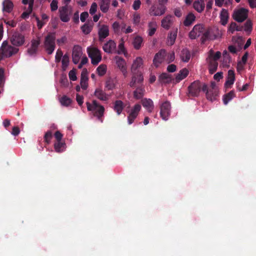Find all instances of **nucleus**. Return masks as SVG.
I'll use <instances>...</instances> for the list:
<instances>
[{"label": "nucleus", "mask_w": 256, "mask_h": 256, "mask_svg": "<svg viewBox=\"0 0 256 256\" xmlns=\"http://www.w3.org/2000/svg\"><path fill=\"white\" fill-rule=\"evenodd\" d=\"M172 80L171 76L166 73H162L159 76V80L162 83L169 84Z\"/></svg>", "instance_id": "473e14b6"}, {"label": "nucleus", "mask_w": 256, "mask_h": 256, "mask_svg": "<svg viewBox=\"0 0 256 256\" xmlns=\"http://www.w3.org/2000/svg\"><path fill=\"white\" fill-rule=\"evenodd\" d=\"M235 80V74L233 70H230L228 71V76L225 85L227 88H231Z\"/></svg>", "instance_id": "b1692460"}, {"label": "nucleus", "mask_w": 256, "mask_h": 256, "mask_svg": "<svg viewBox=\"0 0 256 256\" xmlns=\"http://www.w3.org/2000/svg\"><path fill=\"white\" fill-rule=\"evenodd\" d=\"M171 18L172 16L168 15L162 20V26L166 30H168L172 24V21Z\"/></svg>", "instance_id": "f704fd0d"}, {"label": "nucleus", "mask_w": 256, "mask_h": 256, "mask_svg": "<svg viewBox=\"0 0 256 256\" xmlns=\"http://www.w3.org/2000/svg\"><path fill=\"white\" fill-rule=\"evenodd\" d=\"M58 2L57 0H53L52 2L50 4V8H51L52 11H55L58 9Z\"/></svg>", "instance_id": "680f3d73"}, {"label": "nucleus", "mask_w": 256, "mask_h": 256, "mask_svg": "<svg viewBox=\"0 0 256 256\" xmlns=\"http://www.w3.org/2000/svg\"><path fill=\"white\" fill-rule=\"evenodd\" d=\"M56 36L54 33L50 32L45 38L44 46L48 54H51L56 48Z\"/></svg>", "instance_id": "39448f33"}, {"label": "nucleus", "mask_w": 256, "mask_h": 256, "mask_svg": "<svg viewBox=\"0 0 256 256\" xmlns=\"http://www.w3.org/2000/svg\"><path fill=\"white\" fill-rule=\"evenodd\" d=\"M222 32L218 28H208L202 35V43L204 44L207 40H213L221 38Z\"/></svg>", "instance_id": "7ed1b4c3"}, {"label": "nucleus", "mask_w": 256, "mask_h": 256, "mask_svg": "<svg viewBox=\"0 0 256 256\" xmlns=\"http://www.w3.org/2000/svg\"><path fill=\"white\" fill-rule=\"evenodd\" d=\"M229 18L228 13L226 9H222L220 14V23L222 26H226Z\"/></svg>", "instance_id": "c85d7f7f"}, {"label": "nucleus", "mask_w": 256, "mask_h": 256, "mask_svg": "<svg viewBox=\"0 0 256 256\" xmlns=\"http://www.w3.org/2000/svg\"><path fill=\"white\" fill-rule=\"evenodd\" d=\"M142 104L148 112H151L153 110L154 108V102L150 98H144L142 99Z\"/></svg>", "instance_id": "6ab92c4d"}, {"label": "nucleus", "mask_w": 256, "mask_h": 256, "mask_svg": "<svg viewBox=\"0 0 256 256\" xmlns=\"http://www.w3.org/2000/svg\"><path fill=\"white\" fill-rule=\"evenodd\" d=\"M178 28L172 29L168 34L167 38V44L168 46H172L176 41L177 37Z\"/></svg>", "instance_id": "a211bd4d"}, {"label": "nucleus", "mask_w": 256, "mask_h": 256, "mask_svg": "<svg viewBox=\"0 0 256 256\" xmlns=\"http://www.w3.org/2000/svg\"><path fill=\"white\" fill-rule=\"evenodd\" d=\"M88 78L87 76V70H83L80 76V86L83 90H86L88 86Z\"/></svg>", "instance_id": "5701e85b"}, {"label": "nucleus", "mask_w": 256, "mask_h": 256, "mask_svg": "<svg viewBox=\"0 0 256 256\" xmlns=\"http://www.w3.org/2000/svg\"><path fill=\"white\" fill-rule=\"evenodd\" d=\"M244 30L246 32H250L252 29V22L250 20H248L244 24Z\"/></svg>", "instance_id": "8fccbe9b"}, {"label": "nucleus", "mask_w": 256, "mask_h": 256, "mask_svg": "<svg viewBox=\"0 0 256 256\" xmlns=\"http://www.w3.org/2000/svg\"><path fill=\"white\" fill-rule=\"evenodd\" d=\"M176 66L175 64H170L167 67V70L170 72H173L176 70Z\"/></svg>", "instance_id": "774afa93"}, {"label": "nucleus", "mask_w": 256, "mask_h": 256, "mask_svg": "<svg viewBox=\"0 0 256 256\" xmlns=\"http://www.w3.org/2000/svg\"><path fill=\"white\" fill-rule=\"evenodd\" d=\"M189 72L186 68H184L180 70L176 74L175 78L176 83L179 82L180 81L186 78Z\"/></svg>", "instance_id": "bb28decb"}, {"label": "nucleus", "mask_w": 256, "mask_h": 256, "mask_svg": "<svg viewBox=\"0 0 256 256\" xmlns=\"http://www.w3.org/2000/svg\"><path fill=\"white\" fill-rule=\"evenodd\" d=\"M81 29L84 34H88L90 32L92 28V26H88L87 24H85L82 26Z\"/></svg>", "instance_id": "603ef678"}, {"label": "nucleus", "mask_w": 256, "mask_h": 256, "mask_svg": "<svg viewBox=\"0 0 256 256\" xmlns=\"http://www.w3.org/2000/svg\"><path fill=\"white\" fill-rule=\"evenodd\" d=\"M202 91L206 92V98L212 102L216 100L218 94V90H208L206 84L204 85Z\"/></svg>", "instance_id": "4468645a"}, {"label": "nucleus", "mask_w": 256, "mask_h": 256, "mask_svg": "<svg viewBox=\"0 0 256 256\" xmlns=\"http://www.w3.org/2000/svg\"><path fill=\"white\" fill-rule=\"evenodd\" d=\"M236 96L234 90H231L223 96V102L224 104H227L228 102Z\"/></svg>", "instance_id": "58836bf2"}, {"label": "nucleus", "mask_w": 256, "mask_h": 256, "mask_svg": "<svg viewBox=\"0 0 256 256\" xmlns=\"http://www.w3.org/2000/svg\"><path fill=\"white\" fill-rule=\"evenodd\" d=\"M96 71L100 76H103L106 73V66L104 64H100L96 68Z\"/></svg>", "instance_id": "de8ad7c7"}, {"label": "nucleus", "mask_w": 256, "mask_h": 256, "mask_svg": "<svg viewBox=\"0 0 256 256\" xmlns=\"http://www.w3.org/2000/svg\"><path fill=\"white\" fill-rule=\"evenodd\" d=\"M63 52L60 49H58L56 51L55 56V61L56 62H60L61 58L63 57Z\"/></svg>", "instance_id": "6e6d98bb"}, {"label": "nucleus", "mask_w": 256, "mask_h": 256, "mask_svg": "<svg viewBox=\"0 0 256 256\" xmlns=\"http://www.w3.org/2000/svg\"><path fill=\"white\" fill-rule=\"evenodd\" d=\"M141 5V2L140 0H136L132 4V8L134 10H138Z\"/></svg>", "instance_id": "e2e57ef3"}, {"label": "nucleus", "mask_w": 256, "mask_h": 256, "mask_svg": "<svg viewBox=\"0 0 256 256\" xmlns=\"http://www.w3.org/2000/svg\"><path fill=\"white\" fill-rule=\"evenodd\" d=\"M88 111L91 112L94 116L101 122H103L102 116L104 112V108L100 105L96 100H93L92 103L86 102Z\"/></svg>", "instance_id": "f257e3e1"}, {"label": "nucleus", "mask_w": 256, "mask_h": 256, "mask_svg": "<svg viewBox=\"0 0 256 256\" xmlns=\"http://www.w3.org/2000/svg\"><path fill=\"white\" fill-rule=\"evenodd\" d=\"M132 74V80L129 84L131 88H134L136 86V84H138L140 86L142 84V83L144 80V78L142 74L139 72Z\"/></svg>", "instance_id": "ddd939ff"}, {"label": "nucleus", "mask_w": 256, "mask_h": 256, "mask_svg": "<svg viewBox=\"0 0 256 256\" xmlns=\"http://www.w3.org/2000/svg\"><path fill=\"white\" fill-rule=\"evenodd\" d=\"M87 52L88 56L90 58L91 60L92 58L100 55V51L96 48H87Z\"/></svg>", "instance_id": "c9c22d12"}, {"label": "nucleus", "mask_w": 256, "mask_h": 256, "mask_svg": "<svg viewBox=\"0 0 256 256\" xmlns=\"http://www.w3.org/2000/svg\"><path fill=\"white\" fill-rule=\"evenodd\" d=\"M32 44L30 47L28 49L27 52L30 56H34L36 54L38 47L40 44V40H32Z\"/></svg>", "instance_id": "f3484780"}, {"label": "nucleus", "mask_w": 256, "mask_h": 256, "mask_svg": "<svg viewBox=\"0 0 256 256\" xmlns=\"http://www.w3.org/2000/svg\"><path fill=\"white\" fill-rule=\"evenodd\" d=\"M69 56L68 54H65L62 58V69L64 71L66 70L69 64Z\"/></svg>", "instance_id": "a18cd8bd"}, {"label": "nucleus", "mask_w": 256, "mask_h": 256, "mask_svg": "<svg viewBox=\"0 0 256 256\" xmlns=\"http://www.w3.org/2000/svg\"><path fill=\"white\" fill-rule=\"evenodd\" d=\"M54 136L57 142H59L61 141L63 136L60 131L58 130L54 133Z\"/></svg>", "instance_id": "338daca9"}, {"label": "nucleus", "mask_w": 256, "mask_h": 256, "mask_svg": "<svg viewBox=\"0 0 256 256\" xmlns=\"http://www.w3.org/2000/svg\"><path fill=\"white\" fill-rule=\"evenodd\" d=\"M148 36H152L156 30V24L155 22H150L148 23Z\"/></svg>", "instance_id": "79ce46f5"}, {"label": "nucleus", "mask_w": 256, "mask_h": 256, "mask_svg": "<svg viewBox=\"0 0 256 256\" xmlns=\"http://www.w3.org/2000/svg\"><path fill=\"white\" fill-rule=\"evenodd\" d=\"M208 62V70L210 74H213L216 72L218 66V62L215 60H209Z\"/></svg>", "instance_id": "e433bc0d"}, {"label": "nucleus", "mask_w": 256, "mask_h": 256, "mask_svg": "<svg viewBox=\"0 0 256 256\" xmlns=\"http://www.w3.org/2000/svg\"><path fill=\"white\" fill-rule=\"evenodd\" d=\"M10 41L14 46H20L24 44V37L22 34L14 32L10 38Z\"/></svg>", "instance_id": "9d476101"}, {"label": "nucleus", "mask_w": 256, "mask_h": 256, "mask_svg": "<svg viewBox=\"0 0 256 256\" xmlns=\"http://www.w3.org/2000/svg\"><path fill=\"white\" fill-rule=\"evenodd\" d=\"M140 109H141L140 105L139 104H136L134 105V108L132 110L130 114L136 118Z\"/></svg>", "instance_id": "49530a36"}, {"label": "nucleus", "mask_w": 256, "mask_h": 256, "mask_svg": "<svg viewBox=\"0 0 256 256\" xmlns=\"http://www.w3.org/2000/svg\"><path fill=\"white\" fill-rule=\"evenodd\" d=\"M193 7L198 12H202L205 8L204 0H195L193 3Z\"/></svg>", "instance_id": "a878e982"}, {"label": "nucleus", "mask_w": 256, "mask_h": 256, "mask_svg": "<svg viewBox=\"0 0 256 256\" xmlns=\"http://www.w3.org/2000/svg\"><path fill=\"white\" fill-rule=\"evenodd\" d=\"M142 41V37L139 36H136L133 42V44L134 48L136 50H139L141 47Z\"/></svg>", "instance_id": "37998d69"}, {"label": "nucleus", "mask_w": 256, "mask_h": 256, "mask_svg": "<svg viewBox=\"0 0 256 256\" xmlns=\"http://www.w3.org/2000/svg\"><path fill=\"white\" fill-rule=\"evenodd\" d=\"M88 14L87 12H82L80 14V20L82 22H84L86 21V19L88 18Z\"/></svg>", "instance_id": "69168bd1"}, {"label": "nucleus", "mask_w": 256, "mask_h": 256, "mask_svg": "<svg viewBox=\"0 0 256 256\" xmlns=\"http://www.w3.org/2000/svg\"><path fill=\"white\" fill-rule=\"evenodd\" d=\"M195 16L192 12H190L186 16V18L184 21V24L186 26H189L195 21Z\"/></svg>", "instance_id": "7c9ffc66"}, {"label": "nucleus", "mask_w": 256, "mask_h": 256, "mask_svg": "<svg viewBox=\"0 0 256 256\" xmlns=\"http://www.w3.org/2000/svg\"><path fill=\"white\" fill-rule=\"evenodd\" d=\"M82 54V48L78 45H75L73 48L72 53V62L74 64H77L79 62Z\"/></svg>", "instance_id": "dca6fc26"}, {"label": "nucleus", "mask_w": 256, "mask_h": 256, "mask_svg": "<svg viewBox=\"0 0 256 256\" xmlns=\"http://www.w3.org/2000/svg\"><path fill=\"white\" fill-rule=\"evenodd\" d=\"M14 8V4L10 0H4L2 2V10L10 13Z\"/></svg>", "instance_id": "cd10ccee"}, {"label": "nucleus", "mask_w": 256, "mask_h": 256, "mask_svg": "<svg viewBox=\"0 0 256 256\" xmlns=\"http://www.w3.org/2000/svg\"><path fill=\"white\" fill-rule=\"evenodd\" d=\"M62 105L66 106H68L72 103V100L66 96H63L60 100Z\"/></svg>", "instance_id": "c03bdc74"}, {"label": "nucleus", "mask_w": 256, "mask_h": 256, "mask_svg": "<svg viewBox=\"0 0 256 256\" xmlns=\"http://www.w3.org/2000/svg\"><path fill=\"white\" fill-rule=\"evenodd\" d=\"M140 16L139 14H134V18H133L134 23L135 24H138L140 22Z\"/></svg>", "instance_id": "0e129e2a"}, {"label": "nucleus", "mask_w": 256, "mask_h": 256, "mask_svg": "<svg viewBox=\"0 0 256 256\" xmlns=\"http://www.w3.org/2000/svg\"><path fill=\"white\" fill-rule=\"evenodd\" d=\"M98 34L100 40L102 41L109 34L108 26L106 25H102L99 29Z\"/></svg>", "instance_id": "aec40b11"}, {"label": "nucleus", "mask_w": 256, "mask_h": 256, "mask_svg": "<svg viewBox=\"0 0 256 256\" xmlns=\"http://www.w3.org/2000/svg\"><path fill=\"white\" fill-rule=\"evenodd\" d=\"M170 104L168 101L162 103L160 106V115L162 120H166L170 114Z\"/></svg>", "instance_id": "6e6552de"}, {"label": "nucleus", "mask_w": 256, "mask_h": 256, "mask_svg": "<svg viewBox=\"0 0 256 256\" xmlns=\"http://www.w3.org/2000/svg\"><path fill=\"white\" fill-rule=\"evenodd\" d=\"M236 28L237 24L234 22H232L228 28V32L234 34V31L236 30Z\"/></svg>", "instance_id": "4d7b16f0"}, {"label": "nucleus", "mask_w": 256, "mask_h": 256, "mask_svg": "<svg viewBox=\"0 0 256 256\" xmlns=\"http://www.w3.org/2000/svg\"><path fill=\"white\" fill-rule=\"evenodd\" d=\"M166 52L164 49L160 50L156 53L153 60V64L156 67H158L166 58Z\"/></svg>", "instance_id": "f8f14e48"}, {"label": "nucleus", "mask_w": 256, "mask_h": 256, "mask_svg": "<svg viewBox=\"0 0 256 256\" xmlns=\"http://www.w3.org/2000/svg\"><path fill=\"white\" fill-rule=\"evenodd\" d=\"M94 96L98 100L106 101L108 99V95L102 89L98 88L95 90Z\"/></svg>", "instance_id": "4be33fe9"}, {"label": "nucleus", "mask_w": 256, "mask_h": 256, "mask_svg": "<svg viewBox=\"0 0 256 256\" xmlns=\"http://www.w3.org/2000/svg\"><path fill=\"white\" fill-rule=\"evenodd\" d=\"M124 108V102L120 100H117L114 102V109L118 115H120Z\"/></svg>", "instance_id": "72a5a7b5"}, {"label": "nucleus", "mask_w": 256, "mask_h": 256, "mask_svg": "<svg viewBox=\"0 0 256 256\" xmlns=\"http://www.w3.org/2000/svg\"><path fill=\"white\" fill-rule=\"evenodd\" d=\"M70 79L71 80L75 81L77 79V77L76 76V72L74 70H72L70 71L68 74Z\"/></svg>", "instance_id": "bf43d9fd"}, {"label": "nucleus", "mask_w": 256, "mask_h": 256, "mask_svg": "<svg viewBox=\"0 0 256 256\" xmlns=\"http://www.w3.org/2000/svg\"><path fill=\"white\" fill-rule=\"evenodd\" d=\"M204 27L202 24L195 25L192 30L189 33V37L190 39H196L204 32Z\"/></svg>", "instance_id": "1a4fd4ad"}, {"label": "nucleus", "mask_w": 256, "mask_h": 256, "mask_svg": "<svg viewBox=\"0 0 256 256\" xmlns=\"http://www.w3.org/2000/svg\"><path fill=\"white\" fill-rule=\"evenodd\" d=\"M144 92L145 89L144 85L141 84L138 86L134 92V97L137 100L140 99L144 96Z\"/></svg>", "instance_id": "393cba45"}, {"label": "nucleus", "mask_w": 256, "mask_h": 256, "mask_svg": "<svg viewBox=\"0 0 256 256\" xmlns=\"http://www.w3.org/2000/svg\"><path fill=\"white\" fill-rule=\"evenodd\" d=\"M19 49L14 48L8 44L6 40L3 42L0 48V60L6 58H10L16 54Z\"/></svg>", "instance_id": "f03ea898"}, {"label": "nucleus", "mask_w": 256, "mask_h": 256, "mask_svg": "<svg viewBox=\"0 0 256 256\" xmlns=\"http://www.w3.org/2000/svg\"><path fill=\"white\" fill-rule=\"evenodd\" d=\"M180 56L182 62H187L190 58L191 54L187 48H184L180 52Z\"/></svg>", "instance_id": "c756f323"}, {"label": "nucleus", "mask_w": 256, "mask_h": 256, "mask_svg": "<svg viewBox=\"0 0 256 256\" xmlns=\"http://www.w3.org/2000/svg\"><path fill=\"white\" fill-rule=\"evenodd\" d=\"M142 64V60L140 57H138L133 62L131 67L132 73L136 72L137 69Z\"/></svg>", "instance_id": "2f4dec72"}, {"label": "nucleus", "mask_w": 256, "mask_h": 256, "mask_svg": "<svg viewBox=\"0 0 256 256\" xmlns=\"http://www.w3.org/2000/svg\"><path fill=\"white\" fill-rule=\"evenodd\" d=\"M115 59L118 68L120 70L124 76L126 77L128 72L125 60L123 58L118 56H116Z\"/></svg>", "instance_id": "2eb2a0df"}, {"label": "nucleus", "mask_w": 256, "mask_h": 256, "mask_svg": "<svg viewBox=\"0 0 256 256\" xmlns=\"http://www.w3.org/2000/svg\"><path fill=\"white\" fill-rule=\"evenodd\" d=\"M222 55V54L220 52L218 51L216 52V54H214V52L212 50H210V52L209 54H208V60H215L217 62L218 60L220 59Z\"/></svg>", "instance_id": "ea45409f"}, {"label": "nucleus", "mask_w": 256, "mask_h": 256, "mask_svg": "<svg viewBox=\"0 0 256 256\" xmlns=\"http://www.w3.org/2000/svg\"><path fill=\"white\" fill-rule=\"evenodd\" d=\"M66 144L61 141L56 142L54 144L55 150L58 152H61L65 149Z\"/></svg>", "instance_id": "a19ab883"}, {"label": "nucleus", "mask_w": 256, "mask_h": 256, "mask_svg": "<svg viewBox=\"0 0 256 256\" xmlns=\"http://www.w3.org/2000/svg\"><path fill=\"white\" fill-rule=\"evenodd\" d=\"M118 54H124L125 56L126 54V51L124 48V42L122 41L118 46Z\"/></svg>", "instance_id": "864d4df0"}, {"label": "nucleus", "mask_w": 256, "mask_h": 256, "mask_svg": "<svg viewBox=\"0 0 256 256\" xmlns=\"http://www.w3.org/2000/svg\"><path fill=\"white\" fill-rule=\"evenodd\" d=\"M110 0H102L100 6V10L104 13L106 12L109 9Z\"/></svg>", "instance_id": "4c0bfd02"}, {"label": "nucleus", "mask_w": 256, "mask_h": 256, "mask_svg": "<svg viewBox=\"0 0 256 256\" xmlns=\"http://www.w3.org/2000/svg\"><path fill=\"white\" fill-rule=\"evenodd\" d=\"M248 10L241 8L235 10L232 14V18L238 22H242L248 17Z\"/></svg>", "instance_id": "423d86ee"}, {"label": "nucleus", "mask_w": 256, "mask_h": 256, "mask_svg": "<svg viewBox=\"0 0 256 256\" xmlns=\"http://www.w3.org/2000/svg\"><path fill=\"white\" fill-rule=\"evenodd\" d=\"M98 6L96 2H93L92 4L90 10V14L92 15L96 13L97 10Z\"/></svg>", "instance_id": "052dcab7"}, {"label": "nucleus", "mask_w": 256, "mask_h": 256, "mask_svg": "<svg viewBox=\"0 0 256 256\" xmlns=\"http://www.w3.org/2000/svg\"><path fill=\"white\" fill-rule=\"evenodd\" d=\"M166 10V7L164 4L154 5L150 10L151 16H160L164 14Z\"/></svg>", "instance_id": "9b49d317"}, {"label": "nucleus", "mask_w": 256, "mask_h": 256, "mask_svg": "<svg viewBox=\"0 0 256 256\" xmlns=\"http://www.w3.org/2000/svg\"><path fill=\"white\" fill-rule=\"evenodd\" d=\"M174 59L175 54L174 52H172L168 54L166 53V56L165 60L167 63L169 64L173 62L174 60Z\"/></svg>", "instance_id": "3c124183"}, {"label": "nucleus", "mask_w": 256, "mask_h": 256, "mask_svg": "<svg viewBox=\"0 0 256 256\" xmlns=\"http://www.w3.org/2000/svg\"><path fill=\"white\" fill-rule=\"evenodd\" d=\"M52 137V132L50 130L48 131L44 134V140L48 144Z\"/></svg>", "instance_id": "5fc2aeb1"}, {"label": "nucleus", "mask_w": 256, "mask_h": 256, "mask_svg": "<svg viewBox=\"0 0 256 256\" xmlns=\"http://www.w3.org/2000/svg\"><path fill=\"white\" fill-rule=\"evenodd\" d=\"M116 48V44L112 40H109L103 46L104 50L109 54L112 53Z\"/></svg>", "instance_id": "412c9836"}, {"label": "nucleus", "mask_w": 256, "mask_h": 256, "mask_svg": "<svg viewBox=\"0 0 256 256\" xmlns=\"http://www.w3.org/2000/svg\"><path fill=\"white\" fill-rule=\"evenodd\" d=\"M60 18L63 22H68L70 20L72 10L70 6L65 5L59 8Z\"/></svg>", "instance_id": "0eeeda50"}, {"label": "nucleus", "mask_w": 256, "mask_h": 256, "mask_svg": "<svg viewBox=\"0 0 256 256\" xmlns=\"http://www.w3.org/2000/svg\"><path fill=\"white\" fill-rule=\"evenodd\" d=\"M102 60V56L101 54L99 56H97L94 58H92L91 60L92 64L93 65H97Z\"/></svg>", "instance_id": "13d9d810"}, {"label": "nucleus", "mask_w": 256, "mask_h": 256, "mask_svg": "<svg viewBox=\"0 0 256 256\" xmlns=\"http://www.w3.org/2000/svg\"><path fill=\"white\" fill-rule=\"evenodd\" d=\"M223 62L224 64H229L231 60V58L227 50H225L222 52Z\"/></svg>", "instance_id": "09e8293b"}, {"label": "nucleus", "mask_w": 256, "mask_h": 256, "mask_svg": "<svg viewBox=\"0 0 256 256\" xmlns=\"http://www.w3.org/2000/svg\"><path fill=\"white\" fill-rule=\"evenodd\" d=\"M204 83L201 82L200 80H195L192 82L188 88V97H198L200 90L202 91V88Z\"/></svg>", "instance_id": "20e7f679"}]
</instances>
